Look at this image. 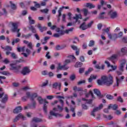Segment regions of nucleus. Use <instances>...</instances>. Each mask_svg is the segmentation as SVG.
<instances>
[{
    "mask_svg": "<svg viewBox=\"0 0 127 127\" xmlns=\"http://www.w3.org/2000/svg\"><path fill=\"white\" fill-rule=\"evenodd\" d=\"M113 76L110 75L109 77L103 76L101 77V80L98 79L97 80V83L98 85H106V86H111L114 83V80H113Z\"/></svg>",
    "mask_w": 127,
    "mask_h": 127,
    "instance_id": "f257e3e1",
    "label": "nucleus"
},
{
    "mask_svg": "<svg viewBox=\"0 0 127 127\" xmlns=\"http://www.w3.org/2000/svg\"><path fill=\"white\" fill-rule=\"evenodd\" d=\"M38 101L40 104H43V103H45L43 106V110L44 113L46 114L47 113V104H48L47 100H46V99H43L41 98V97H38Z\"/></svg>",
    "mask_w": 127,
    "mask_h": 127,
    "instance_id": "f03ea898",
    "label": "nucleus"
},
{
    "mask_svg": "<svg viewBox=\"0 0 127 127\" xmlns=\"http://www.w3.org/2000/svg\"><path fill=\"white\" fill-rule=\"evenodd\" d=\"M52 116L54 117H56V118H62V117H63V114L56 113L53 110V111H51L50 112V115L49 116V119L50 120H52L53 119Z\"/></svg>",
    "mask_w": 127,
    "mask_h": 127,
    "instance_id": "7ed1b4c3",
    "label": "nucleus"
},
{
    "mask_svg": "<svg viewBox=\"0 0 127 127\" xmlns=\"http://www.w3.org/2000/svg\"><path fill=\"white\" fill-rule=\"evenodd\" d=\"M108 15L112 19L118 18V17H119V14H118V12H117V11H114L113 10H110L108 12Z\"/></svg>",
    "mask_w": 127,
    "mask_h": 127,
    "instance_id": "20e7f679",
    "label": "nucleus"
},
{
    "mask_svg": "<svg viewBox=\"0 0 127 127\" xmlns=\"http://www.w3.org/2000/svg\"><path fill=\"white\" fill-rule=\"evenodd\" d=\"M31 72V70L29 66H24L21 71V73L22 74L23 76H26V75H28Z\"/></svg>",
    "mask_w": 127,
    "mask_h": 127,
    "instance_id": "39448f33",
    "label": "nucleus"
},
{
    "mask_svg": "<svg viewBox=\"0 0 127 127\" xmlns=\"http://www.w3.org/2000/svg\"><path fill=\"white\" fill-rule=\"evenodd\" d=\"M103 107H104V105L101 104L98 107L94 108L93 110L91 112V116L93 117H95V113H97V112H98V111L102 110V109H103Z\"/></svg>",
    "mask_w": 127,
    "mask_h": 127,
    "instance_id": "423d86ee",
    "label": "nucleus"
},
{
    "mask_svg": "<svg viewBox=\"0 0 127 127\" xmlns=\"http://www.w3.org/2000/svg\"><path fill=\"white\" fill-rule=\"evenodd\" d=\"M10 66L14 70L16 73H18L20 71V69H21V64H18L16 66H14V64H10Z\"/></svg>",
    "mask_w": 127,
    "mask_h": 127,
    "instance_id": "0eeeda50",
    "label": "nucleus"
},
{
    "mask_svg": "<svg viewBox=\"0 0 127 127\" xmlns=\"http://www.w3.org/2000/svg\"><path fill=\"white\" fill-rule=\"evenodd\" d=\"M12 25L13 26V28H12V31L13 32H19L20 29H17V24H16V23H13Z\"/></svg>",
    "mask_w": 127,
    "mask_h": 127,
    "instance_id": "6e6552de",
    "label": "nucleus"
},
{
    "mask_svg": "<svg viewBox=\"0 0 127 127\" xmlns=\"http://www.w3.org/2000/svg\"><path fill=\"white\" fill-rule=\"evenodd\" d=\"M36 26L39 29L41 32H43V31H45L46 30H47V27L45 26L42 27V26L41 25V24L40 23L37 24Z\"/></svg>",
    "mask_w": 127,
    "mask_h": 127,
    "instance_id": "1a4fd4ad",
    "label": "nucleus"
},
{
    "mask_svg": "<svg viewBox=\"0 0 127 127\" xmlns=\"http://www.w3.org/2000/svg\"><path fill=\"white\" fill-rule=\"evenodd\" d=\"M19 119H22L24 120H26V118L23 116V115H22V114L20 113L18 115L16 116V118L14 119V122H17V121H18Z\"/></svg>",
    "mask_w": 127,
    "mask_h": 127,
    "instance_id": "9d476101",
    "label": "nucleus"
},
{
    "mask_svg": "<svg viewBox=\"0 0 127 127\" xmlns=\"http://www.w3.org/2000/svg\"><path fill=\"white\" fill-rule=\"evenodd\" d=\"M126 63H127V61L126 60H123L122 63L120 64L119 66V70L122 72H124V67H125V65H126Z\"/></svg>",
    "mask_w": 127,
    "mask_h": 127,
    "instance_id": "9b49d317",
    "label": "nucleus"
},
{
    "mask_svg": "<svg viewBox=\"0 0 127 127\" xmlns=\"http://www.w3.org/2000/svg\"><path fill=\"white\" fill-rule=\"evenodd\" d=\"M69 66H65V65L64 64L63 65H60V64H59L58 67L57 68V70H68L69 69Z\"/></svg>",
    "mask_w": 127,
    "mask_h": 127,
    "instance_id": "f8f14e48",
    "label": "nucleus"
},
{
    "mask_svg": "<svg viewBox=\"0 0 127 127\" xmlns=\"http://www.w3.org/2000/svg\"><path fill=\"white\" fill-rule=\"evenodd\" d=\"M108 37L112 40H116L117 38H118V34H108Z\"/></svg>",
    "mask_w": 127,
    "mask_h": 127,
    "instance_id": "ddd939ff",
    "label": "nucleus"
},
{
    "mask_svg": "<svg viewBox=\"0 0 127 127\" xmlns=\"http://www.w3.org/2000/svg\"><path fill=\"white\" fill-rule=\"evenodd\" d=\"M73 19H75V22H78V24L79 23H80V20H78L79 19H82V15L81 14H75V16L73 17Z\"/></svg>",
    "mask_w": 127,
    "mask_h": 127,
    "instance_id": "4468645a",
    "label": "nucleus"
},
{
    "mask_svg": "<svg viewBox=\"0 0 127 127\" xmlns=\"http://www.w3.org/2000/svg\"><path fill=\"white\" fill-rule=\"evenodd\" d=\"M118 108H119V106L117 104H110L108 105V109L110 110V109H112L113 110L116 111V110H117Z\"/></svg>",
    "mask_w": 127,
    "mask_h": 127,
    "instance_id": "2eb2a0df",
    "label": "nucleus"
},
{
    "mask_svg": "<svg viewBox=\"0 0 127 127\" xmlns=\"http://www.w3.org/2000/svg\"><path fill=\"white\" fill-rule=\"evenodd\" d=\"M53 111L56 113V112H58V113H60L63 111V106H60V105H58V108H54L53 109Z\"/></svg>",
    "mask_w": 127,
    "mask_h": 127,
    "instance_id": "dca6fc26",
    "label": "nucleus"
},
{
    "mask_svg": "<svg viewBox=\"0 0 127 127\" xmlns=\"http://www.w3.org/2000/svg\"><path fill=\"white\" fill-rule=\"evenodd\" d=\"M116 79L117 86H119V85H120V83H121V82H122L123 81V80H124V79H125V76H122L121 77V79L119 78V77H118V76H116Z\"/></svg>",
    "mask_w": 127,
    "mask_h": 127,
    "instance_id": "f3484780",
    "label": "nucleus"
},
{
    "mask_svg": "<svg viewBox=\"0 0 127 127\" xmlns=\"http://www.w3.org/2000/svg\"><path fill=\"white\" fill-rule=\"evenodd\" d=\"M22 111V107H21V106H18L13 110V113L18 114V113H20Z\"/></svg>",
    "mask_w": 127,
    "mask_h": 127,
    "instance_id": "a211bd4d",
    "label": "nucleus"
},
{
    "mask_svg": "<svg viewBox=\"0 0 127 127\" xmlns=\"http://www.w3.org/2000/svg\"><path fill=\"white\" fill-rule=\"evenodd\" d=\"M79 28H80V29H81L82 30H86V29H88L87 25H86V22H83L82 24L80 25Z\"/></svg>",
    "mask_w": 127,
    "mask_h": 127,
    "instance_id": "6ab92c4d",
    "label": "nucleus"
},
{
    "mask_svg": "<svg viewBox=\"0 0 127 127\" xmlns=\"http://www.w3.org/2000/svg\"><path fill=\"white\" fill-rule=\"evenodd\" d=\"M64 34H65V32L64 31H61L59 33L54 34L53 36L54 37L58 38L60 36H62V35H64Z\"/></svg>",
    "mask_w": 127,
    "mask_h": 127,
    "instance_id": "aec40b11",
    "label": "nucleus"
},
{
    "mask_svg": "<svg viewBox=\"0 0 127 127\" xmlns=\"http://www.w3.org/2000/svg\"><path fill=\"white\" fill-rule=\"evenodd\" d=\"M59 86V90L60 91L61 90V85L59 84L58 82H55L53 84V88L54 89H57V87Z\"/></svg>",
    "mask_w": 127,
    "mask_h": 127,
    "instance_id": "412c9836",
    "label": "nucleus"
},
{
    "mask_svg": "<svg viewBox=\"0 0 127 127\" xmlns=\"http://www.w3.org/2000/svg\"><path fill=\"white\" fill-rule=\"evenodd\" d=\"M8 99V97L7 94H5L4 96L2 98L1 100V102L3 103V104H5L6 102H7V100Z\"/></svg>",
    "mask_w": 127,
    "mask_h": 127,
    "instance_id": "4be33fe9",
    "label": "nucleus"
},
{
    "mask_svg": "<svg viewBox=\"0 0 127 127\" xmlns=\"http://www.w3.org/2000/svg\"><path fill=\"white\" fill-rule=\"evenodd\" d=\"M82 11L83 13L84 16H87L88 14H90V12H89V10H88V9L86 8H83Z\"/></svg>",
    "mask_w": 127,
    "mask_h": 127,
    "instance_id": "5701e85b",
    "label": "nucleus"
},
{
    "mask_svg": "<svg viewBox=\"0 0 127 127\" xmlns=\"http://www.w3.org/2000/svg\"><path fill=\"white\" fill-rule=\"evenodd\" d=\"M32 36V34L31 33H29L27 35L25 34H22V37L23 38H25V39H29L30 37Z\"/></svg>",
    "mask_w": 127,
    "mask_h": 127,
    "instance_id": "b1692460",
    "label": "nucleus"
},
{
    "mask_svg": "<svg viewBox=\"0 0 127 127\" xmlns=\"http://www.w3.org/2000/svg\"><path fill=\"white\" fill-rule=\"evenodd\" d=\"M86 6V7H89L90 9H92V8H95V7H96V5L93 4L92 3H87Z\"/></svg>",
    "mask_w": 127,
    "mask_h": 127,
    "instance_id": "393cba45",
    "label": "nucleus"
},
{
    "mask_svg": "<svg viewBox=\"0 0 127 127\" xmlns=\"http://www.w3.org/2000/svg\"><path fill=\"white\" fill-rule=\"evenodd\" d=\"M96 79H97V75H94L93 74H91L90 75V77L88 79V82L89 83H91V82H92V81H93V79L95 80Z\"/></svg>",
    "mask_w": 127,
    "mask_h": 127,
    "instance_id": "a878e982",
    "label": "nucleus"
},
{
    "mask_svg": "<svg viewBox=\"0 0 127 127\" xmlns=\"http://www.w3.org/2000/svg\"><path fill=\"white\" fill-rule=\"evenodd\" d=\"M28 28L33 33H36V29H35L33 26L31 25L28 27Z\"/></svg>",
    "mask_w": 127,
    "mask_h": 127,
    "instance_id": "bb28decb",
    "label": "nucleus"
},
{
    "mask_svg": "<svg viewBox=\"0 0 127 127\" xmlns=\"http://www.w3.org/2000/svg\"><path fill=\"white\" fill-rule=\"evenodd\" d=\"M94 94L97 95V96H98V97H101V92L100 91V90H99L98 89H94Z\"/></svg>",
    "mask_w": 127,
    "mask_h": 127,
    "instance_id": "cd10ccee",
    "label": "nucleus"
},
{
    "mask_svg": "<svg viewBox=\"0 0 127 127\" xmlns=\"http://www.w3.org/2000/svg\"><path fill=\"white\" fill-rule=\"evenodd\" d=\"M104 14H106V12H105L100 13L98 16V18H99V19H104V18H105Z\"/></svg>",
    "mask_w": 127,
    "mask_h": 127,
    "instance_id": "c85d7f7f",
    "label": "nucleus"
},
{
    "mask_svg": "<svg viewBox=\"0 0 127 127\" xmlns=\"http://www.w3.org/2000/svg\"><path fill=\"white\" fill-rule=\"evenodd\" d=\"M28 19H29V22L30 24H34L35 23V20L32 19V18L31 16H29L28 17Z\"/></svg>",
    "mask_w": 127,
    "mask_h": 127,
    "instance_id": "c756f323",
    "label": "nucleus"
},
{
    "mask_svg": "<svg viewBox=\"0 0 127 127\" xmlns=\"http://www.w3.org/2000/svg\"><path fill=\"white\" fill-rule=\"evenodd\" d=\"M71 61L70 60H65L64 63V67H68L67 66L69 63H70Z\"/></svg>",
    "mask_w": 127,
    "mask_h": 127,
    "instance_id": "7c9ffc66",
    "label": "nucleus"
},
{
    "mask_svg": "<svg viewBox=\"0 0 127 127\" xmlns=\"http://www.w3.org/2000/svg\"><path fill=\"white\" fill-rule=\"evenodd\" d=\"M10 7L12 9H16V5L13 3V2L11 1H10Z\"/></svg>",
    "mask_w": 127,
    "mask_h": 127,
    "instance_id": "2f4dec72",
    "label": "nucleus"
},
{
    "mask_svg": "<svg viewBox=\"0 0 127 127\" xmlns=\"http://www.w3.org/2000/svg\"><path fill=\"white\" fill-rule=\"evenodd\" d=\"M73 29H74V28H73V27H71L69 29H66V30H65V31H64V33H66V34H68L70 33V32H72V31H73Z\"/></svg>",
    "mask_w": 127,
    "mask_h": 127,
    "instance_id": "473e14b6",
    "label": "nucleus"
},
{
    "mask_svg": "<svg viewBox=\"0 0 127 127\" xmlns=\"http://www.w3.org/2000/svg\"><path fill=\"white\" fill-rule=\"evenodd\" d=\"M33 3H34L35 7H36L37 8H40V7H41L40 3H39L36 1H34Z\"/></svg>",
    "mask_w": 127,
    "mask_h": 127,
    "instance_id": "72a5a7b5",
    "label": "nucleus"
},
{
    "mask_svg": "<svg viewBox=\"0 0 127 127\" xmlns=\"http://www.w3.org/2000/svg\"><path fill=\"white\" fill-rule=\"evenodd\" d=\"M48 1V0H44V1H41L40 3L41 6H46V2Z\"/></svg>",
    "mask_w": 127,
    "mask_h": 127,
    "instance_id": "f704fd0d",
    "label": "nucleus"
},
{
    "mask_svg": "<svg viewBox=\"0 0 127 127\" xmlns=\"http://www.w3.org/2000/svg\"><path fill=\"white\" fill-rule=\"evenodd\" d=\"M110 29H111V27H108L106 29H103L102 30L103 31H104V32H106V33H107L109 36V34H111V33H109L110 32Z\"/></svg>",
    "mask_w": 127,
    "mask_h": 127,
    "instance_id": "c9c22d12",
    "label": "nucleus"
},
{
    "mask_svg": "<svg viewBox=\"0 0 127 127\" xmlns=\"http://www.w3.org/2000/svg\"><path fill=\"white\" fill-rule=\"evenodd\" d=\"M19 41H20V39L19 38H16L13 40V41L12 42V45H14V44H15V43H18V42H19Z\"/></svg>",
    "mask_w": 127,
    "mask_h": 127,
    "instance_id": "e433bc0d",
    "label": "nucleus"
},
{
    "mask_svg": "<svg viewBox=\"0 0 127 127\" xmlns=\"http://www.w3.org/2000/svg\"><path fill=\"white\" fill-rule=\"evenodd\" d=\"M94 45H95V41L94 40H90L88 46H89V47H93Z\"/></svg>",
    "mask_w": 127,
    "mask_h": 127,
    "instance_id": "4c0bfd02",
    "label": "nucleus"
},
{
    "mask_svg": "<svg viewBox=\"0 0 127 127\" xmlns=\"http://www.w3.org/2000/svg\"><path fill=\"white\" fill-rule=\"evenodd\" d=\"M32 122H35V123H39L40 122H41V119L35 117L33 118Z\"/></svg>",
    "mask_w": 127,
    "mask_h": 127,
    "instance_id": "58836bf2",
    "label": "nucleus"
},
{
    "mask_svg": "<svg viewBox=\"0 0 127 127\" xmlns=\"http://www.w3.org/2000/svg\"><path fill=\"white\" fill-rule=\"evenodd\" d=\"M93 24H94V21H91L89 23H88V24L86 25V27H87V29L91 28V27H92V25H93Z\"/></svg>",
    "mask_w": 127,
    "mask_h": 127,
    "instance_id": "ea45409f",
    "label": "nucleus"
},
{
    "mask_svg": "<svg viewBox=\"0 0 127 127\" xmlns=\"http://www.w3.org/2000/svg\"><path fill=\"white\" fill-rule=\"evenodd\" d=\"M82 101H84V102H86L87 104H89V105H91L92 104V99H89V100L85 99L82 98Z\"/></svg>",
    "mask_w": 127,
    "mask_h": 127,
    "instance_id": "a19ab883",
    "label": "nucleus"
},
{
    "mask_svg": "<svg viewBox=\"0 0 127 127\" xmlns=\"http://www.w3.org/2000/svg\"><path fill=\"white\" fill-rule=\"evenodd\" d=\"M106 98L108 100H114V97L113 96V95H111L110 94L106 95Z\"/></svg>",
    "mask_w": 127,
    "mask_h": 127,
    "instance_id": "79ce46f5",
    "label": "nucleus"
},
{
    "mask_svg": "<svg viewBox=\"0 0 127 127\" xmlns=\"http://www.w3.org/2000/svg\"><path fill=\"white\" fill-rule=\"evenodd\" d=\"M40 11L43 13H48V11H49V9L47 8H45L44 9H41Z\"/></svg>",
    "mask_w": 127,
    "mask_h": 127,
    "instance_id": "37998d69",
    "label": "nucleus"
},
{
    "mask_svg": "<svg viewBox=\"0 0 127 127\" xmlns=\"http://www.w3.org/2000/svg\"><path fill=\"white\" fill-rule=\"evenodd\" d=\"M4 50H7V51H11L12 50V48H11V47H10L9 46H7L4 48Z\"/></svg>",
    "mask_w": 127,
    "mask_h": 127,
    "instance_id": "c03bdc74",
    "label": "nucleus"
},
{
    "mask_svg": "<svg viewBox=\"0 0 127 127\" xmlns=\"http://www.w3.org/2000/svg\"><path fill=\"white\" fill-rule=\"evenodd\" d=\"M28 47H29V48H30V49H33V45H32V42H29L28 45H27Z\"/></svg>",
    "mask_w": 127,
    "mask_h": 127,
    "instance_id": "a18cd8bd",
    "label": "nucleus"
},
{
    "mask_svg": "<svg viewBox=\"0 0 127 127\" xmlns=\"http://www.w3.org/2000/svg\"><path fill=\"white\" fill-rule=\"evenodd\" d=\"M35 106H36V103L35 101H33L32 104L30 106L31 109H35Z\"/></svg>",
    "mask_w": 127,
    "mask_h": 127,
    "instance_id": "49530a36",
    "label": "nucleus"
},
{
    "mask_svg": "<svg viewBox=\"0 0 127 127\" xmlns=\"http://www.w3.org/2000/svg\"><path fill=\"white\" fill-rule=\"evenodd\" d=\"M69 78L71 81H74L76 79V75L75 74H72Z\"/></svg>",
    "mask_w": 127,
    "mask_h": 127,
    "instance_id": "de8ad7c7",
    "label": "nucleus"
},
{
    "mask_svg": "<svg viewBox=\"0 0 127 127\" xmlns=\"http://www.w3.org/2000/svg\"><path fill=\"white\" fill-rule=\"evenodd\" d=\"M117 101H118V102H120V103H124V100L123 99V98H122V97L121 96H119L117 98Z\"/></svg>",
    "mask_w": 127,
    "mask_h": 127,
    "instance_id": "09e8293b",
    "label": "nucleus"
},
{
    "mask_svg": "<svg viewBox=\"0 0 127 127\" xmlns=\"http://www.w3.org/2000/svg\"><path fill=\"white\" fill-rule=\"evenodd\" d=\"M58 12L59 13V15H58V17H60V16H61V15H62V8H60L59 10L58 11Z\"/></svg>",
    "mask_w": 127,
    "mask_h": 127,
    "instance_id": "8fccbe9b",
    "label": "nucleus"
},
{
    "mask_svg": "<svg viewBox=\"0 0 127 127\" xmlns=\"http://www.w3.org/2000/svg\"><path fill=\"white\" fill-rule=\"evenodd\" d=\"M89 95H91L92 97L94 98V94H93V92L91 90L89 91V94H87L86 95V98H88V97H89Z\"/></svg>",
    "mask_w": 127,
    "mask_h": 127,
    "instance_id": "3c124183",
    "label": "nucleus"
},
{
    "mask_svg": "<svg viewBox=\"0 0 127 127\" xmlns=\"http://www.w3.org/2000/svg\"><path fill=\"white\" fill-rule=\"evenodd\" d=\"M93 71V68H89L87 71L85 72V75H88V74H90L91 72Z\"/></svg>",
    "mask_w": 127,
    "mask_h": 127,
    "instance_id": "603ef678",
    "label": "nucleus"
},
{
    "mask_svg": "<svg viewBox=\"0 0 127 127\" xmlns=\"http://www.w3.org/2000/svg\"><path fill=\"white\" fill-rule=\"evenodd\" d=\"M3 13L1 12H0V16L1 15H3V14H6V10L5 9L3 8L2 9Z\"/></svg>",
    "mask_w": 127,
    "mask_h": 127,
    "instance_id": "864d4df0",
    "label": "nucleus"
},
{
    "mask_svg": "<svg viewBox=\"0 0 127 127\" xmlns=\"http://www.w3.org/2000/svg\"><path fill=\"white\" fill-rule=\"evenodd\" d=\"M110 67H111V68H112V69L113 71H115V70H117V69L118 68V65H111Z\"/></svg>",
    "mask_w": 127,
    "mask_h": 127,
    "instance_id": "5fc2aeb1",
    "label": "nucleus"
},
{
    "mask_svg": "<svg viewBox=\"0 0 127 127\" xmlns=\"http://www.w3.org/2000/svg\"><path fill=\"white\" fill-rule=\"evenodd\" d=\"M67 58H69V59H71V60H73V61H76V58H75L74 56H69Z\"/></svg>",
    "mask_w": 127,
    "mask_h": 127,
    "instance_id": "6e6d98bb",
    "label": "nucleus"
},
{
    "mask_svg": "<svg viewBox=\"0 0 127 127\" xmlns=\"http://www.w3.org/2000/svg\"><path fill=\"white\" fill-rule=\"evenodd\" d=\"M3 63H4V64H8L9 63V60L7 59H5L2 61Z\"/></svg>",
    "mask_w": 127,
    "mask_h": 127,
    "instance_id": "4d7b16f0",
    "label": "nucleus"
},
{
    "mask_svg": "<svg viewBox=\"0 0 127 127\" xmlns=\"http://www.w3.org/2000/svg\"><path fill=\"white\" fill-rule=\"evenodd\" d=\"M11 56L12 58H13V59H16V58H17L16 55L15 54H14V53H11Z\"/></svg>",
    "mask_w": 127,
    "mask_h": 127,
    "instance_id": "13d9d810",
    "label": "nucleus"
},
{
    "mask_svg": "<svg viewBox=\"0 0 127 127\" xmlns=\"http://www.w3.org/2000/svg\"><path fill=\"white\" fill-rule=\"evenodd\" d=\"M116 73L118 76H120V75H123V71L121 70H117Z\"/></svg>",
    "mask_w": 127,
    "mask_h": 127,
    "instance_id": "bf43d9fd",
    "label": "nucleus"
},
{
    "mask_svg": "<svg viewBox=\"0 0 127 127\" xmlns=\"http://www.w3.org/2000/svg\"><path fill=\"white\" fill-rule=\"evenodd\" d=\"M86 81L85 80H80L77 82V85H82V84H85Z\"/></svg>",
    "mask_w": 127,
    "mask_h": 127,
    "instance_id": "052dcab7",
    "label": "nucleus"
},
{
    "mask_svg": "<svg viewBox=\"0 0 127 127\" xmlns=\"http://www.w3.org/2000/svg\"><path fill=\"white\" fill-rule=\"evenodd\" d=\"M67 16H68V19L71 20V19H72V13H71V12H68L67 13Z\"/></svg>",
    "mask_w": 127,
    "mask_h": 127,
    "instance_id": "680f3d73",
    "label": "nucleus"
},
{
    "mask_svg": "<svg viewBox=\"0 0 127 127\" xmlns=\"http://www.w3.org/2000/svg\"><path fill=\"white\" fill-rule=\"evenodd\" d=\"M122 41L124 43H127V37H123L122 38Z\"/></svg>",
    "mask_w": 127,
    "mask_h": 127,
    "instance_id": "e2e57ef3",
    "label": "nucleus"
},
{
    "mask_svg": "<svg viewBox=\"0 0 127 127\" xmlns=\"http://www.w3.org/2000/svg\"><path fill=\"white\" fill-rule=\"evenodd\" d=\"M54 56L56 58H58V57H59V56H60V53H55L54 54Z\"/></svg>",
    "mask_w": 127,
    "mask_h": 127,
    "instance_id": "0e129e2a",
    "label": "nucleus"
},
{
    "mask_svg": "<svg viewBox=\"0 0 127 127\" xmlns=\"http://www.w3.org/2000/svg\"><path fill=\"white\" fill-rule=\"evenodd\" d=\"M71 47L72 49H73V50H75V51H77V50L78 49H78V48L76 46L71 45Z\"/></svg>",
    "mask_w": 127,
    "mask_h": 127,
    "instance_id": "69168bd1",
    "label": "nucleus"
},
{
    "mask_svg": "<svg viewBox=\"0 0 127 127\" xmlns=\"http://www.w3.org/2000/svg\"><path fill=\"white\" fill-rule=\"evenodd\" d=\"M63 21L66 22V14H63Z\"/></svg>",
    "mask_w": 127,
    "mask_h": 127,
    "instance_id": "338daca9",
    "label": "nucleus"
},
{
    "mask_svg": "<svg viewBox=\"0 0 127 127\" xmlns=\"http://www.w3.org/2000/svg\"><path fill=\"white\" fill-rule=\"evenodd\" d=\"M1 74H2V75H9V73L8 72V71H2L0 72Z\"/></svg>",
    "mask_w": 127,
    "mask_h": 127,
    "instance_id": "774afa93",
    "label": "nucleus"
}]
</instances>
